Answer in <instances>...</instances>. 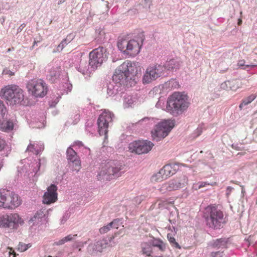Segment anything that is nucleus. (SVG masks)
Wrapping results in <instances>:
<instances>
[{
	"label": "nucleus",
	"mask_w": 257,
	"mask_h": 257,
	"mask_svg": "<svg viewBox=\"0 0 257 257\" xmlns=\"http://www.w3.org/2000/svg\"><path fill=\"white\" fill-rule=\"evenodd\" d=\"M112 114L108 111L104 110L100 114L97 119L98 132L101 136L104 135L107 137L108 123L112 121Z\"/></svg>",
	"instance_id": "nucleus-12"
},
{
	"label": "nucleus",
	"mask_w": 257,
	"mask_h": 257,
	"mask_svg": "<svg viewBox=\"0 0 257 257\" xmlns=\"http://www.w3.org/2000/svg\"><path fill=\"white\" fill-rule=\"evenodd\" d=\"M2 74L3 75H8L9 76H12L15 75V72L12 71L9 68H6L4 69Z\"/></svg>",
	"instance_id": "nucleus-39"
},
{
	"label": "nucleus",
	"mask_w": 257,
	"mask_h": 257,
	"mask_svg": "<svg viewBox=\"0 0 257 257\" xmlns=\"http://www.w3.org/2000/svg\"><path fill=\"white\" fill-rule=\"evenodd\" d=\"M0 96L10 105L21 104L29 105L24 100V92L19 86L9 84L4 86L0 90Z\"/></svg>",
	"instance_id": "nucleus-3"
},
{
	"label": "nucleus",
	"mask_w": 257,
	"mask_h": 257,
	"mask_svg": "<svg viewBox=\"0 0 257 257\" xmlns=\"http://www.w3.org/2000/svg\"><path fill=\"white\" fill-rule=\"evenodd\" d=\"M141 252L143 254L152 253V248L151 245L148 242H143L141 244Z\"/></svg>",
	"instance_id": "nucleus-27"
},
{
	"label": "nucleus",
	"mask_w": 257,
	"mask_h": 257,
	"mask_svg": "<svg viewBox=\"0 0 257 257\" xmlns=\"http://www.w3.org/2000/svg\"><path fill=\"white\" fill-rule=\"evenodd\" d=\"M223 256V252L222 251H217L214 252H212L211 254V257H222Z\"/></svg>",
	"instance_id": "nucleus-43"
},
{
	"label": "nucleus",
	"mask_w": 257,
	"mask_h": 257,
	"mask_svg": "<svg viewBox=\"0 0 257 257\" xmlns=\"http://www.w3.org/2000/svg\"><path fill=\"white\" fill-rule=\"evenodd\" d=\"M22 202L21 197L16 193L9 190H4L3 208L15 209Z\"/></svg>",
	"instance_id": "nucleus-11"
},
{
	"label": "nucleus",
	"mask_w": 257,
	"mask_h": 257,
	"mask_svg": "<svg viewBox=\"0 0 257 257\" xmlns=\"http://www.w3.org/2000/svg\"><path fill=\"white\" fill-rule=\"evenodd\" d=\"M65 0H60L59 2H58V5H60L61 4H62V3H63Z\"/></svg>",
	"instance_id": "nucleus-55"
},
{
	"label": "nucleus",
	"mask_w": 257,
	"mask_h": 257,
	"mask_svg": "<svg viewBox=\"0 0 257 257\" xmlns=\"http://www.w3.org/2000/svg\"><path fill=\"white\" fill-rule=\"evenodd\" d=\"M71 41L70 36H67L66 38L63 40L61 42H64V46L65 47Z\"/></svg>",
	"instance_id": "nucleus-48"
},
{
	"label": "nucleus",
	"mask_w": 257,
	"mask_h": 257,
	"mask_svg": "<svg viewBox=\"0 0 257 257\" xmlns=\"http://www.w3.org/2000/svg\"><path fill=\"white\" fill-rule=\"evenodd\" d=\"M255 98L256 96L254 94H251L250 96L245 98L242 100V102L240 104L239 106V108L242 109L244 106L251 103Z\"/></svg>",
	"instance_id": "nucleus-28"
},
{
	"label": "nucleus",
	"mask_w": 257,
	"mask_h": 257,
	"mask_svg": "<svg viewBox=\"0 0 257 257\" xmlns=\"http://www.w3.org/2000/svg\"><path fill=\"white\" fill-rule=\"evenodd\" d=\"M242 86L241 81L239 79H235L222 82L220 85V89L226 91H236L238 89L241 88Z\"/></svg>",
	"instance_id": "nucleus-17"
},
{
	"label": "nucleus",
	"mask_w": 257,
	"mask_h": 257,
	"mask_svg": "<svg viewBox=\"0 0 257 257\" xmlns=\"http://www.w3.org/2000/svg\"><path fill=\"white\" fill-rule=\"evenodd\" d=\"M106 244L104 241L96 242L92 247L93 250L91 252V254L95 255L97 252H101L103 249L106 247Z\"/></svg>",
	"instance_id": "nucleus-21"
},
{
	"label": "nucleus",
	"mask_w": 257,
	"mask_h": 257,
	"mask_svg": "<svg viewBox=\"0 0 257 257\" xmlns=\"http://www.w3.org/2000/svg\"><path fill=\"white\" fill-rule=\"evenodd\" d=\"M143 42V37H136L129 39L127 36H122L118 37L117 46L124 55L134 57L140 52Z\"/></svg>",
	"instance_id": "nucleus-2"
},
{
	"label": "nucleus",
	"mask_w": 257,
	"mask_h": 257,
	"mask_svg": "<svg viewBox=\"0 0 257 257\" xmlns=\"http://www.w3.org/2000/svg\"><path fill=\"white\" fill-rule=\"evenodd\" d=\"M206 185V183L205 182H198L197 183H195L193 185V189L195 190H197L200 189V188L204 187Z\"/></svg>",
	"instance_id": "nucleus-38"
},
{
	"label": "nucleus",
	"mask_w": 257,
	"mask_h": 257,
	"mask_svg": "<svg viewBox=\"0 0 257 257\" xmlns=\"http://www.w3.org/2000/svg\"><path fill=\"white\" fill-rule=\"evenodd\" d=\"M156 257H163L162 256H156Z\"/></svg>",
	"instance_id": "nucleus-60"
},
{
	"label": "nucleus",
	"mask_w": 257,
	"mask_h": 257,
	"mask_svg": "<svg viewBox=\"0 0 257 257\" xmlns=\"http://www.w3.org/2000/svg\"><path fill=\"white\" fill-rule=\"evenodd\" d=\"M187 183V178L185 176H182L163 184L161 190H166L169 191L177 190L184 187Z\"/></svg>",
	"instance_id": "nucleus-14"
},
{
	"label": "nucleus",
	"mask_w": 257,
	"mask_h": 257,
	"mask_svg": "<svg viewBox=\"0 0 257 257\" xmlns=\"http://www.w3.org/2000/svg\"><path fill=\"white\" fill-rule=\"evenodd\" d=\"M233 182V183L235 184H238L236 182L233 181V182Z\"/></svg>",
	"instance_id": "nucleus-58"
},
{
	"label": "nucleus",
	"mask_w": 257,
	"mask_h": 257,
	"mask_svg": "<svg viewBox=\"0 0 257 257\" xmlns=\"http://www.w3.org/2000/svg\"><path fill=\"white\" fill-rule=\"evenodd\" d=\"M27 151L32 152L35 155H38L39 154V151L36 148L34 144H30L27 147Z\"/></svg>",
	"instance_id": "nucleus-36"
},
{
	"label": "nucleus",
	"mask_w": 257,
	"mask_h": 257,
	"mask_svg": "<svg viewBox=\"0 0 257 257\" xmlns=\"http://www.w3.org/2000/svg\"><path fill=\"white\" fill-rule=\"evenodd\" d=\"M182 62L177 59H172L166 62L165 64L163 65L165 67V71H176L179 69L181 65Z\"/></svg>",
	"instance_id": "nucleus-19"
},
{
	"label": "nucleus",
	"mask_w": 257,
	"mask_h": 257,
	"mask_svg": "<svg viewBox=\"0 0 257 257\" xmlns=\"http://www.w3.org/2000/svg\"><path fill=\"white\" fill-rule=\"evenodd\" d=\"M162 242H163V241L161 240V239H154L152 241V246L156 247V246H157V244H160Z\"/></svg>",
	"instance_id": "nucleus-47"
},
{
	"label": "nucleus",
	"mask_w": 257,
	"mask_h": 257,
	"mask_svg": "<svg viewBox=\"0 0 257 257\" xmlns=\"http://www.w3.org/2000/svg\"><path fill=\"white\" fill-rule=\"evenodd\" d=\"M162 172V170L160 169L159 172L153 175L152 178V181L154 182H159L167 179V178L165 176V174H164Z\"/></svg>",
	"instance_id": "nucleus-26"
},
{
	"label": "nucleus",
	"mask_w": 257,
	"mask_h": 257,
	"mask_svg": "<svg viewBox=\"0 0 257 257\" xmlns=\"http://www.w3.org/2000/svg\"><path fill=\"white\" fill-rule=\"evenodd\" d=\"M73 163V168L75 171L78 172L81 167V161L79 158L71 162Z\"/></svg>",
	"instance_id": "nucleus-35"
},
{
	"label": "nucleus",
	"mask_w": 257,
	"mask_h": 257,
	"mask_svg": "<svg viewBox=\"0 0 257 257\" xmlns=\"http://www.w3.org/2000/svg\"><path fill=\"white\" fill-rule=\"evenodd\" d=\"M6 214L0 216V227L8 228Z\"/></svg>",
	"instance_id": "nucleus-32"
},
{
	"label": "nucleus",
	"mask_w": 257,
	"mask_h": 257,
	"mask_svg": "<svg viewBox=\"0 0 257 257\" xmlns=\"http://www.w3.org/2000/svg\"><path fill=\"white\" fill-rule=\"evenodd\" d=\"M27 88L28 91L35 97L42 98L48 92V87L42 79H33L29 81Z\"/></svg>",
	"instance_id": "nucleus-8"
},
{
	"label": "nucleus",
	"mask_w": 257,
	"mask_h": 257,
	"mask_svg": "<svg viewBox=\"0 0 257 257\" xmlns=\"http://www.w3.org/2000/svg\"><path fill=\"white\" fill-rule=\"evenodd\" d=\"M238 66L239 67H242L243 69L248 70L251 68L257 67V63L254 62H252V61H245L243 59L240 60L238 62Z\"/></svg>",
	"instance_id": "nucleus-22"
},
{
	"label": "nucleus",
	"mask_w": 257,
	"mask_h": 257,
	"mask_svg": "<svg viewBox=\"0 0 257 257\" xmlns=\"http://www.w3.org/2000/svg\"><path fill=\"white\" fill-rule=\"evenodd\" d=\"M4 190L0 191V207L3 208Z\"/></svg>",
	"instance_id": "nucleus-42"
},
{
	"label": "nucleus",
	"mask_w": 257,
	"mask_h": 257,
	"mask_svg": "<svg viewBox=\"0 0 257 257\" xmlns=\"http://www.w3.org/2000/svg\"><path fill=\"white\" fill-rule=\"evenodd\" d=\"M137 71L135 63L129 61L124 62L115 70L112 80L119 85L132 87L137 83L136 74Z\"/></svg>",
	"instance_id": "nucleus-1"
},
{
	"label": "nucleus",
	"mask_w": 257,
	"mask_h": 257,
	"mask_svg": "<svg viewBox=\"0 0 257 257\" xmlns=\"http://www.w3.org/2000/svg\"><path fill=\"white\" fill-rule=\"evenodd\" d=\"M105 50L103 47L94 49L89 54V64L93 68L100 66L105 60L104 52Z\"/></svg>",
	"instance_id": "nucleus-13"
},
{
	"label": "nucleus",
	"mask_w": 257,
	"mask_h": 257,
	"mask_svg": "<svg viewBox=\"0 0 257 257\" xmlns=\"http://www.w3.org/2000/svg\"><path fill=\"white\" fill-rule=\"evenodd\" d=\"M232 148L237 151H243L242 152L238 153L237 154V155L243 156L246 154V152L244 151L243 147H242V146L241 144H233L232 145Z\"/></svg>",
	"instance_id": "nucleus-31"
},
{
	"label": "nucleus",
	"mask_w": 257,
	"mask_h": 257,
	"mask_svg": "<svg viewBox=\"0 0 257 257\" xmlns=\"http://www.w3.org/2000/svg\"><path fill=\"white\" fill-rule=\"evenodd\" d=\"M6 145V143L5 141L4 140L0 138V151H1L4 149Z\"/></svg>",
	"instance_id": "nucleus-46"
},
{
	"label": "nucleus",
	"mask_w": 257,
	"mask_h": 257,
	"mask_svg": "<svg viewBox=\"0 0 257 257\" xmlns=\"http://www.w3.org/2000/svg\"><path fill=\"white\" fill-rule=\"evenodd\" d=\"M210 227L214 229L222 228L227 222V217L216 206H210Z\"/></svg>",
	"instance_id": "nucleus-7"
},
{
	"label": "nucleus",
	"mask_w": 257,
	"mask_h": 257,
	"mask_svg": "<svg viewBox=\"0 0 257 257\" xmlns=\"http://www.w3.org/2000/svg\"><path fill=\"white\" fill-rule=\"evenodd\" d=\"M165 67L156 64L150 65L146 69L144 74L142 81L144 84H148L156 80L158 78L164 75Z\"/></svg>",
	"instance_id": "nucleus-9"
},
{
	"label": "nucleus",
	"mask_w": 257,
	"mask_h": 257,
	"mask_svg": "<svg viewBox=\"0 0 257 257\" xmlns=\"http://www.w3.org/2000/svg\"><path fill=\"white\" fill-rule=\"evenodd\" d=\"M175 126V120H164L157 123L151 131L153 140L160 141L166 137Z\"/></svg>",
	"instance_id": "nucleus-6"
},
{
	"label": "nucleus",
	"mask_w": 257,
	"mask_h": 257,
	"mask_svg": "<svg viewBox=\"0 0 257 257\" xmlns=\"http://www.w3.org/2000/svg\"><path fill=\"white\" fill-rule=\"evenodd\" d=\"M114 222H111L106 226H104L99 229V232L101 234H104L107 232L110 228L112 227V224H114Z\"/></svg>",
	"instance_id": "nucleus-34"
},
{
	"label": "nucleus",
	"mask_w": 257,
	"mask_h": 257,
	"mask_svg": "<svg viewBox=\"0 0 257 257\" xmlns=\"http://www.w3.org/2000/svg\"><path fill=\"white\" fill-rule=\"evenodd\" d=\"M48 257H52V256H49Z\"/></svg>",
	"instance_id": "nucleus-61"
},
{
	"label": "nucleus",
	"mask_w": 257,
	"mask_h": 257,
	"mask_svg": "<svg viewBox=\"0 0 257 257\" xmlns=\"http://www.w3.org/2000/svg\"><path fill=\"white\" fill-rule=\"evenodd\" d=\"M37 41H34V43H33V46H32V48H33L34 47L35 45H36V44H37Z\"/></svg>",
	"instance_id": "nucleus-54"
},
{
	"label": "nucleus",
	"mask_w": 257,
	"mask_h": 257,
	"mask_svg": "<svg viewBox=\"0 0 257 257\" xmlns=\"http://www.w3.org/2000/svg\"><path fill=\"white\" fill-rule=\"evenodd\" d=\"M248 61H252L257 63V55L256 54H252L247 59Z\"/></svg>",
	"instance_id": "nucleus-41"
},
{
	"label": "nucleus",
	"mask_w": 257,
	"mask_h": 257,
	"mask_svg": "<svg viewBox=\"0 0 257 257\" xmlns=\"http://www.w3.org/2000/svg\"><path fill=\"white\" fill-rule=\"evenodd\" d=\"M31 243L26 244L20 242L18 245L17 249L21 252H24L31 247Z\"/></svg>",
	"instance_id": "nucleus-30"
},
{
	"label": "nucleus",
	"mask_w": 257,
	"mask_h": 257,
	"mask_svg": "<svg viewBox=\"0 0 257 257\" xmlns=\"http://www.w3.org/2000/svg\"><path fill=\"white\" fill-rule=\"evenodd\" d=\"M112 222H114V224H112L111 228H114L117 229L118 227V221L116 220H114Z\"/></svg>",
	"instance_id": "nucleus-51"
},
{
	"label": "nucleus",
	"mask_w": 257,
	"mask_h": 257,
	"mask_svg": "<svg viewBox=\"0 0 257 257\" xmlns=\"http://www.w3.org/2000/svg\"><path fill=\"white\" fill-rule=\"evenodd\" d=\"M66 153L67 158L70 162L75 161L79 158L76 152L70 147L67 149Z\"/></svg>",
	"instance_id": "nucleus-23"
},
{
	"label": "nucleus",
	"mask_w": 257,
	"mask_h": 257,
	"mask_svg": "<svg viewBox=\"0 0 257 257\" xmlns=\"http://www.w3.org/2000/svg\"><path fill=\"white\" fill-rule=\"evenodd\" d=\"M224 245V240L222 238L216 239L212 244V246L214 247H220Z\"/></svg>",
	"instance_id": "nucleus-37"
},
{
	"label": "nucleus",
	"mask_w": 257,
	"mask_h": 257,
	"mask_svg": "<svg viewBox=\"0 0 257 257\" xmlns=\"http://www.w3.org/2000/svg\"><path fill=\"white\" fill-rule=\"evenodd\" d=\"M11 49H10V48H9V49H8V52H10V51H11Z\"/></svg>",
	"instance_id": "nucleus-57"
},
{
	"label": "nucleus",
	"mask_w": 257,
	"mask_h": 257,
	"mask_svg": "<svg viewBox=\"0 0 257 257\" xmlns=\"http://www.w3.org/2000/svg\"><path fill=\"white\" fill-rule=\"evenodd\" d=\"M8 228L17 229L20 225L24 223V220L16 213L6 214Z\"/></svg>",
	"instance_id": "nucleus-16"
},
{
	"label": "nucleus",
	"mask_w": 257,
	"mask_h": 257,
	"mask_svg": "<svg viewBox=\"0 0 257 257\" xmlns=\"http://www.w3.org/2000/svg\"><path fill=\"white\" fill-rule=\"evenodd\" d=\"M65 241L64 238H62L61 239L59 240L58 241H55L54 243V245H60L64 244L65 243Z\"/></svg>",
	"instance_id": "nucleus-49"
},
{
	"label": "nucleus",
	"mask_w": 257,
	"mask_h": 257,
	"mask_svg": "<svg viewBox=\"0 0 257 257\" xmlns=\"http://www.w3.org/2000/svg\"><path fill=\"white\" fill-rule=\"evenodd\" d=\"M64 42H61L58 46L56 49V50L54 51V52H60L62 51L63 48L65 47L64 46Z\"/></svg>",
	"instance_id": "nucleus-45"
},
{
	"label": "nucleus",
	"mask_w": 257,
	"mask_h": 257,
	"mask_svg": "<svg viewBox=\"0 0 257 257\" xmlns=\"http://www.w3.org/2000/svg\"><path fill=\"white\" fill-rule=\"evenodd\" d=\"M60 67H56L55 68H52L49 72L50 79L52 80H54L60 76Z\"/></svg>",
	"instance_id": "nucleus-24"
},
{
	"label": "nucleus",
	"mask_w": 257,
	"mask_h": 257,
	"mask_svg": "<svg viewBox=\"0 0 257 257\" xmlns=\"http://www.w3.org/2000/svg\"><path fill=\"white\" fill-rule=\"evenodd\" d=\"M167 238L169 242H170V243L173 244L175 247L179 249H181L180 245L178 244V242L176 241L175 238L173 236H172L171 234L168 233L167 234Z\"/></svg>",
	"instance_id": "nucleus-33"
},
{
	"label": "nucleus",
	"mask_w": 257,
	"mask_h": 257,
	"mask_svg": "<svg viewBox=\"0 0 257 257\" xmlns=\"http://www.w3.org/2000/svg\"><path fill=\"white\" fill-rule=\"evenodd\" d=\"M162 172L166 178L175 174L179 169V165L178 164H169L165 165L162 169Z\"/></svg>",
	"instance_id": "nucleus-18"
},
{
	"label": "nucleus",
	"mask_w": 257,
	"mask_h": 257,
	"mask_svg": "<svg viewBox=\"0 0 257 257\" xmlns=\"http://www.w3.org/2000/svg\"><path fill=\"white\" fill-rule=\"evenodd\" d=\"M5 119H2L0 120V130L3 132H8L13 130L14 128V123L11 120L7 121Z\"/></svg>",
	"instance_id": "nucleus-20"
},
{
	"label": "nucleus",
	"mask_w": 257,
	"mask_h": 257,
	"mask_svg": "<svg viewBox=\"0 0 257 257\" xmlns=\"http://www.w3.org/2000/svg\"><path fill=\"white\" fill-rule=\"evenodd\" d=\"M237 24H238V25H241V24H242V20L240 19H239L238 20Z\"/></svg>",
	"instance_id": "nucleus-53"
},
{
	"label": "nucleus",
	"mask_w": 257,
	"mask_h": 257,
	"mask_svg": "<svg viewBox=\"0 0 257 257\" xmlns=\"http://www.w3.org/2000/svg\"><path fill=\"white\" fill-rule=\"evenodd\" d=\"M162 251H164L166 249V244L164 242H161V243L157 244V246Z\"/></svg>",
	"instance_id": "nucleus-44"
},
{
	"label": "nucleus",
	"mask_w": 257,
	"mask_h": 257,
	"mask_svg": "<svg viewBox=\"0 0 257 257\" xmlns=\"http://www.w3.org/2000/svg\"><path fill=\"white\" fill-rule=\"evenodd\" d=\"M154 146V144L150 141L138 140L130 143L128 149L132 153L141 155L149 153Z\"/></svg>",
	"instance_id": "nucleus-10"
},
{
	"label": "nucleus",
	"mask_w": 257,
	"mask_h": 257,
	"mask_svg": "<svg viewBox=\"0 0 257 257\" xmlns=\"http://www.w3.org/2000/svg\"><path fill=\"white\" fill-rule=\"evenodd\" d=\"M189 105L188 97L184 93L175 92L167 99L166 111L173 115H177L186 110Z\"/></svg>",
	"instance_id": "nucleus-4"
},
{
	"label": "nucleus",
	"mask_w": 257,
	"mask_h": 257,
	"mask_svg": "<svg viewBox=\"0 0 257 257\" xmlns=\"http://www.w3.org/2000/svg\"><path fill=\"white\" fill-rule=\"evenodd\" d=\"M8 111L3 101L0 99V120L5 119L8 115Z\"/></svg>",
	"instance_id": "nucleus-25"
},
{
	"label": "nucleus",
	"mask_w": 257,
	"mask_h": 257,
	"mask_svg": "<svg viewBox=\"0 0 257 257\" xmlns=\"http://www.w3.org/2000/svg\"><path fill=\"white\" fill-rule=\"evenodd\" d=\"M122 165L114 162H109L102 165L98 173L97 177L99 180H110L121 175Z\"/></svg>",
	"instance_id": "nucleus-5"
},
{
	"label": "nucleus",
	"mask_w": 257,
	"mask_h": 257,
	"mask_svg": "<svg viewBox=\"0 0 257 257\" xmlns=\"http://www.w3.org/2000/svg\"><path fill=\"white\" fill-rule=\"evenodd\" d=\"M233 189V188L230 186L227 187V195H228L230 194V192H231L232 190Z\"/></svg>",
	"instance_id": "nucleus-52"
},
{
	"label": "nucleus",
	"mask_w": 257,
	"mask_h": 257,
	"mask_svg": "<svg viewBox=\"0 0 257 257\" xmlns=\"http://www.w3.org/2000/svg\"><path fill=\"white\" fill-rule=\"evenodd\" d=\"M8 249L9 250V254H13V257H16V253L15 252L14 250L12 247H8Z\"/></svg>",
	"instance_id": "nucleus-50"
},
{
	"label": "nucleus",
	"mask_w": 257,
	"mask_h": 257,
	"mask_svg": "<svg viewBox=\"0 0 257 257\" xmlns=\"http://www.w3.org/2000/svg\"><path fill=\"white\" fill-rule=\"evenodd\" d=\"M135 102V98L131 95H125L124 96V105L125 107L131 106Z\"/></svg>",
	"instance_id": "nucleus-29"
},
{
	"label": "nucleus",
	"mask_w": 257,
	"mask_h": 257,
	"mask_svg": "<svg viewBox=\"0 0 257 257\" xmlns=\"http://www.w3.org/2000/svg\"><path fill=\"white\" fill-rule=\"evenodd\" d=\"M146 257H152L151 255V253H148V254H146Z\"/></svg>",
	"instance_id": "nucleus-56"
},
{
	"label": "nucleus",
	"mask_w": 257,
	"mask_h": 257,
	"mask_svg": "<svg viewBox=\"0 0 257 257\" xmlns=\"http://www.w3.org/2000/svg\"><path fill=\"white\" fill-rule=\"evenodd\" d=\"M77 236V234H74V235L69 234L67 236L64 237V238L65 239V242H66L72 240L74 238V237Z\"/></svg>",
	"instance_id": "nucleus-40"
},
{
	"label": "nucleus",
	"mask_w": 257,
	"mask_h": 257,
	"mask_svg": "<svg viewBox=\"0 0 257 257\" xmlns=\"http://www.w3.org/2000/svg\"><path fill=\"white\" fill-rule=\"evenodd\" d=\"M40 163L39 162V167H40Z\"/></svg>",
	"instance_id": "nucleus-59"
},
{
	"label": "nucleus",
	"mask_w": 257,
	"mask_h": 257,
	"mask_svg": "<svg viewBox=\"0 0 257 257\" xmlns=\"http://www.w3.org/2000/svg\"><path fill=\"white\" fill-rule=\"evenodd\" d=\"M57 190V186L54 184L49 186L43 196V203L48 205L56 202L58 199Z\"/></svg>",
	"instance_id": "nucleus-15"
}]
</instances>
